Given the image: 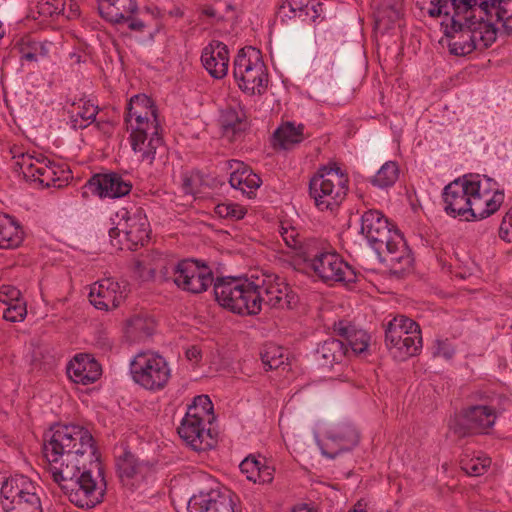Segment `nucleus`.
I'll return each mask as SVG.
<instances>
[{
    "instance_id": "1",
    "label": "nucleus",
    "mask_w": 512,
    "mask_h": 512,
    "mask_svg": "<svg viewBox=\"0 0 512 512\" xmlns=\"http://www.w3.org/2000/svg\"><path fill=\"white\" fill-rule=\"evenodd\" d=\"M487 0L481 2L487 6ZM476 0H425L421 10L430 17H441V28L451 54L465 56L484 50L497 39L500 28L478 13Z\"/></svg>"
},
{
    "instance_id": "2",
    "label": "nucleus",
    "mask_w": 512,
    "mask_h": 512,
    "mask_svg": "<svg viewBox=\"0 0 512 512\" xmlns=\"http://www.w3.org/2000/svg\"><path fill=\"white\" fill-rule=\"evenodd\" d=\"M490 178L464 175L445 186L442 198L444 211L465 221L484 219L494 214L504 201V193Z\"/></svg>"
},
{
    "instance_id": "3",
    "label": "nucleus",
    "mask_w": 512,
    "mask_h": 512,
    "mask_svg": "<svg viewBox=\"0 0 512 512\" xmlns=\"http://www.w3.org/2000/svg\"><path fill=\"white\" fill-rule=\"evenodd\" d=\"M125 123L131 130V148L139 160L151 165L157 157L166 154L156 109L150 98L145 95L131 97L126 107Z\"/></svg>"
},
{
    "instance_id": "4",
    "label": "nucleus",
    "mask_w": 512,
    "mask_h": 512,
    "mask_svg": "<svg viewBox=\"0 0 512 512\" xmlns=\"http://www.w3.org/2000/svg\"><path fill=\"white\" fill-rule=\"evenodd\" d=\"M360 232L365 236L369 245L384 261L391 266L399 265L400 270L409 268L413 259L403 235L391 225L385 215L376 209L365 211L361 216Z\"/></svg>"
},
{
    "instance_id": "5",
    "label": "nucleus",
    "mask_w": 512,
    "mask_h": 512,
    "mask_svg": "<svg viewBox=\"0 0 512 512\" xmlns=\"http://www.w3.org/2000/svg\"><path fill=\"white\" fill-rule=\"evenodd\" d=\"M348 175L337 163L321 166L310 179L309 194L321 211H333L345 199L348 192Z\"/></svg>"
},
{
    "instance_id": "6",
    "label": "nucleus",
    "mask_w": 512,
    "mask_h": 512,
    "mask_svg": "<svg viewBox=\"0 0 512 512\" xmlns=\"http://www.w3.org/2000/svg\"><path fill=\"white\" fill-rule=\"evenodd\" d=\"M233 75L239 88L249 94H263L268 75L260 50L247 46L240 49L233 63Z\"/></svg>"
},
{
    "instance_id": "7",
    "label": "nucleus",
    "mask_w": 512,
    "mask_h": 512,
    "mask_svg": "<svg viewBox=\"0 0 512 512\" xmlns=\"http://www.w3.org/2000/svg\"><path fill=\"white\" fill-rule=\"evenodd\" d=\"M130 372L135 383L149 391L162 390L171 377L166 359L154 352H140L130 363Z\"/></svg>"
},
{
    "instance_id": "8",
    "label": "nucleus",
    "mask_w": 512,
    "mask_h": 512,
    "mask_svg": "<svg viewBox=\"0 0 512 512\" xmlns=\"http://www.w3.org/2000/svg\"><path fill=\"white\" fill-rule=\"evenodd\" d=\"M38 486L27 476L15 475L1 486L2 506L7 512H42Z\"/></svg>"
},
{
    "instance_id": "9",
    "label": "nucleus",
    "mask_w": 512,
    "mask_h": 512,
    "mask_svg": "<svg viewBox=\"0 0 512 512\" xmlns=\"http://www.w3.org/2000/svg\"><path fill=\"white\" fill-rule=\"evenodd\" d=\"M60 489L75 506L91 509L103 501L106 483L100 475L93 477L91 471L83 468L81 473L68 480Z\"/></svg>"
},
{
    "instance_id": "10",
    "label": "nucleus",
    "mask_w": 512,
    "mask_h": 512,
    "mask_svg": "<svg viewBox=\"0 0 512 512\" xmlns=\"http://www.w3.org/2000/svg\"><path fill=\"white\" fill-rule=\"evenodd\" d=\"M173 282L186 292L199 294L214 284L212 270L193 259H184L172 266Z\"/></svg>"
},
{
    "instance_id": "11",
    "label": "nucleus",
    "mask_w": 512,
    "mask_h": 512,
    "mask_svg": "<svg viewBox=\"0 0 512 512\" xmlns=\"http://www.w3.org/2000/svg\"><path fill=\"white\" fill-rule=\"evenodd\" d=\"M310 268L316 276L328 285L336 283L350 284L357 279L352 266L335 252H321L310 260Z\"/></svg>"
},
{
    "instance_id": "12",
    "label": "nucleus",
    "mask_w": 512,
    "mask_h": 512,
    "mask_svg": "<svg viewBox=\"0 0 512 512\" xmlns=\"http://www.w3.org/2000/svg\"><path fill=\"white\" fill-rule=\"evenodd\" d=\"M496 419L495 408L488 405H473L461 411L452 428L460 437L488 434Z\"/></svg>"
},
{
    "instance_id": "13",
    "label": "nucleus",
    "mask_w": 512,
    "mask_h": 512,
    "mask_svg": "<svg viewBox=\"0 0 512 512\" xmlns=\"http://www.w3.org/2000/svg\"><path fill=\"white\" fill-rule=\"evenodd\" d=\"M256 284L261 296V309H291L298 303L297 295L278 275L264 273L262 278H256Z\"/></svg>"
},
{
    "instance_id": "14",
    "label": "nucleus",
    "mask_w": 512,
    "mask_h": 512,
    "mask_svg": "<svg viewBox=\"0 0 512 512\" xmlns=\"http://www.w3.org/2000/svg\"><path fill=\"white\" fill-rule=\"evenodd\" d=\"M156 461L143 455V451L125 450L123 456L118 458L117 466L121 481L130 489H137L154 472Z\"/></svg>"
},
{
    "instance_id": "15",
    "label": "nucleus",
    "mask_w": 512,
    "mask_h": 512,
    "mask_svg": "<svg viewBox=\"0 0 512 512\" xmlns=\"http://www.w3.org/2000/svg\"><path fill=\"white\" fill-rule=\"evenodd\" d=\"M43 460L47 464L55 483L61 488L68 480L83 471L80 465L84 450H43Z\"/></svg>"
},
{
    "instance_id": "16",
    "label": "nucleus",
    "mask_w": 512,
    "mask_h": 512,
    "mask_svg": "<svg viewBox=\"0 0 512 512\" xmlns=\"http://www.w3.org/2000/svg\"><path fill=\"white\" fill-rule=\"evenodd\" d=\"M129 293L128 284L113 278H104L91 286L90 303L99 310L110 311L118 308Z\"/></svg>"
},
{
    "instance_id": "17",
    "label": "nucleus",
    "mask_w": 512,
    "mask_h": 512,
    "mask_svg": "<svg viewBox=\"0 0 512 512\" xmlns=\"http://www.w3.org/2000/svg\"><path fill=\"white\" fill-rule=\"evenodd\" d=\"M44 448L46 443L52 448H68L80 445L81 448H95L92 434L79 425L55 424L44 433Z\"/></svg>"
},
{
    "instance_id": "18",
    "label": "nucleus",
    "mask_w": 512,
    "mask_h": 512,
    "mask_svg": "<svg viewBox=\"0 0 512 512\" xmlns=\"http://www.w3.org/2000/svg\"><path fill=\"white\" fill-rule=\"evenodd\" d=\"M116 216L120 219L118 229H122L129 249H136L138 245L143 246L148 241L150 224L142 209L138 208L133 213L121 209Z\"/></svg>"
},
{
    "instance_id": "19",
    "label": "nucleus",
    "mask_w": 512,
    "mask_h": 512,
    "mask_svg": "<svg viewBox=\"0 0 512 512\" xmlns=\"http://www.w3.org/2000/svg\"><path fill=\"white\" fill-rule=\"evenodd\" d=\"M203 421L204 419L200 417V414L187 412L177 429L179 436L191 448H196L197 442L205 444V448H215L219 444V433L211 427L205 430Z\"/></svg>"
},
{
    "instance_id": "20",
    "label": "nucleus",
    "mask_w": 512,
    "mask_h": 512,
    "mask_svg": "<svg viewBox=\"0 0 512 512\" xmlns=\"http://www.w3.org/2000/svg\"><path fill=\"white\" fill-rule=\"evenodd\" d=\"M235 494L230 490H211L193 495L187 504L188 512H235Z\"/></svg>"
},
{
    "instance_id": "21",
    "label": "nucleus",
    "mask_w": 512,
    "mask_h": 512,
    "mask_svg": "<svg viewBox=\"0 0 512 512\" xmlns=\"http://www.w3.org/2000/svg\"><path fill=\"white\" fill-rule=\"evenodd\" d=\"M395 325V323H388L385 329V343L395 359L404 361L420 351L422 337L418 334L404 335L405 332L396 331Z\"/></svg>"
},
{
    "instance_id": "22",
    "label": "nucleus",
    "mask_w": 512,
    "mask_h": 512,
    "mask_svg": "<svg viewBox=\"0 0 512 512\" xmlns=\"http://www.w3.org/2000/svg\"><path fill=\"white\" fill-rule=\"evenodd\" d=\"M88 186L92 192L101 198H121L127 195L132 188L129 180H125L115 172L93 176L88 181Z\"/></svg>"
},
{
    "instance_id": "23",
    "label": "nucleus",
    "mask_w": 512,
    "mask_h": 512,
    "mask_svg": "<svg viewBox=\"0 0 512 512\" xmlns=\"http://www.w3.org/2000/svg\"><path fill=\"white\" fill-rule=\"evenodd\" d=\"M201 62L207 72L215 79H222L228 73L229 50L223 42L213 40L201 53Z\"/></svg>"
},
{
    "instance_id": "24",
    "label": "nucleus",
    "mask_w": 512,
    "mask_h": 512,
    "mask_svg": "<svg viewBox=\"0 0 512 512\" xmlns=\"http://www.w3.org/2000/svg\"><path fill=\"white\" fill-rule=\"evenodd\" d=\"M483 0H476V8L482 19L501 24V31L512 36V0H487V6L482 5Z\"/></svg>"
},
{
    "instance_id": "25",
    "label": "nucleus",
    "mask_w": 512,
    "mask_h": 512,
    "mask_svg": "<svg viewBox=\"0 0 512 512\" xmlns=\"http://www.w3.org/2000/svg\"><path fill=\"white\" fill-rule=\"evenodd\" d=\"M101 366L87 354L76 355L67 365V375L75 383L92 384L101 376Z\"/></svg>"
},
{
    "instance_id": "26",
    "label": "nucleus",
    "mask_w": 512,
    "mask_h": 512,
    "mask_svg": "<svg viewBox=\"0 0 512 512\" xmlns=\"http://www.w3.org/2000/svg\"><path fill=\"white\" fill-rule=\"evenodd\" d=\"M228 164L232 170L229 178L230 185L251 198L261 185L260 177L243 162L230 160Z\"/></svg>"
},
{
    "instance_id": "27",
    "label": "nucleus",
    "mask_w": 512,
    "mask_h": 512,
    "mask_svg": "<svg viewBox=\"0 0 512 512\" xmlns=\"http://www.w3.org/2000/svg\"><path fill=\"white\" fill-rule=\"evenodd\" d=\"M241 279L217 278L214 282V295L222 307L237 314L238 294L240 293Z\"/></svg>"
},
{
    "instance_id": "28",
    "label": "nucleus",
    "mask_w": 512,
    "mask_h": 512,
    "mask_svg": "<svg viewBox=\"0 0 512 512\" xmlns=\"http://www.w3.org/2000/svg\"><path fill=\"white\" fill-rule=\"evenodd\" d=\"M223 135L234 140L247 128V116L239 105L228 106L222 110L219 119Z\"/></svg>"
},
{
    "instance_id": "29",
    "label": "nucleus",
    "mask_w": 512,
    "mask_h": 512,
    "mask_svg": "<svg viewBox=\"0 0 512 512\" xmlns=\"http://www.w3.org/2000/svg\"><path fill=\"white\" fill-rule=\"evenodd\" d=\"M349 350L343 340L328 338L323 341L315 352L316 361L324 367H332L342 363Z\"/></svg>"
},
{
    "instance_id": "30",
    "label": "nucleus",
    "mask_w": 512,
    "mask_h": 512,
    "mask_svg": "<svg viewBox=\"0 0 512 512\" xmlns=\"http://www.w3.org/2000/svg\"><path fill=\"white\" fill-rule=\"evenodd\" d=\"M137 10L135 0H98L99 14L113 24H121L126 14L136 13Z\"/></svg>"
},
{
    "instance_id": "31",
    "label": "nucleus",
    "mask_w": 512,
    "mask_h": 512,
    "mask_svg": "<svg viewBox=\"0 0 512 512\" xmlns=\"http://www.w3.org/2000/svg\"><path fill=\"white\" fill-rule=\"evenodd\" d=\"M334 331L343 337V341L349 345L352 353L361 354L368 349L370 336L366 331L356 329L346 321L335 323Z\"/></svg>"
},
{
    "instance_id": "32",
    "label": "nucleus",
    "mask_w": 512,
    "mask_h": 512,
    "mask_svg": "<svg viewBox=\"0 0 512 512\" xmlns=\"http://www.w3.org/2000/svg\"><path fill=\"white\" fill-rule=\"evenodd\" d=\"M237 314L257 315L261 312V296L258 292L256 280L242 281L240 293L238 294Z\"/></svg>"
},
{
    "instance_id": "33",
    "label": "nucleus",
    "mask_w": 512,
    "mask_h": 512,
    "mask_svg": "<svg viewBox=\"0 0 512 512\" xmlns=\"http://www.w3.org/2000/svg\"><path fill=\"white\" fill-rule=\"evenodd\" d=\"M68 113L72 127L74 129H84L95 121L98 114V106L89 100L80 99L72 103Z\"/></svg>"
},
{
    "instance_id": "34",
    "label": "nucleus",
    "mask_w": 512,
    "mask_h": 512,
    "mask_svg": "<svg viewBox=\"0 0 512 512\" xmlns=\"http://www.w3.org/2000/svg\"><path fill=\"white\" fill-rule=\"evenodd\" d=\"M304 125L295 126L293 122H286L273 133V145L284 150L293 148L304 140Z\"/></svg>"
},
{
    "instance_id": "35",
    "label": "nucleus",
    "mask_w": 512,
    "mask_h": 512,
    "mask_svg": "<svg viewBox=\"0 0 512 512\" xmlns=\"http://www.w3.org/2000/svg\"><path fill=\"white\" fill-rule=\"evenodd\" d=\"M23 239V232L17 222L7 214L0 213V249L18 247Z\"/></svg>"
},
{
    "instance_id": "36",
    "label": "nucleus",
    "mask_w": 512,
    "mask_h": 512,
    "mask_svg": "<svg viewBox=\"0 0 512 512\" xmlns=\"http://www.w3.org/2000/svg\"><path fill=\"white\" fill-rule=\"evenodd\" d=\"M491 459L486 456H476L472 450L470 454H465L460 460L461 469L468 476L483 475L490 467Z\"/></svg>"
},
{
    "instance_id": "37",
    "label": "nucleus",
    "mask_w": 512,
    "mask_h": 512,
    "mask_svg": "<svg viewBox=\"0 0 512 512\" xmlns=\"http://www.w3.org/2000/svg\"><path fill=\"white\" fill-rule=\"evenodd\" d=\"M399 176V169L395 162L384 163L377 173L371 178V184L380 189L391 187Z\"/></svg>"
},
{
    "instance_id": "38",
    "label": "nucleus",
    "mask_w": 512,
    "mask_h": 512,
    "mask_svg": "<svg viewBox=\"0 0 512 512\" xmlns=\"http://www.w3.org/2000/svg\"><path fill=\"white\" fill-rule=\"evenodd\" d=\"M260 355L266 370L279 368L287 359L283 347L274 343L265 344Z\"/></svg>"
},
{
    "instance_id": "39",
    "label": "nucleus",
    "mask_w": 512,
    "mask_h": 512,
    "mask_svg": "<svg viewBox=\"0 0 512 512\" xmlns=\"http://www.w3.org/2000/svg\"><path fill=\"white\" fill-rule=\"evenodd\" d=\"M312 0H286L279 7V15L283 18L298 17L305 20L309 16V9Z\"/></svg>"
},
{
    "instance_id": "40",
    "label": "nucleus",
    "mask_w": 512,
    "mask_h": 512,
    "mask_svg": "<svg viewBox=\"0 0 512 512\" xmlns=\"http://www.w3.org/2000/svg\"><path fill=\"white\" fill-rule=\"evenodd\" d=\"M43 159H45L43 155L34 157L30 154H23L21 159L16 162V166L26 179L36 181L44 163Z\"/></svg>"
},
{
    "instance_id": "41",
    "label": "nucleus",
    "mask_w": 512,
    "mask_h": 512,
    "mask_svg": "<svg viewBox=\"0 0 512 512\" xmlns=\"http://www.w3.org/2000/svg\"><path fill=\"white\" fill-rule=\"evenodd\" d=\"M152 330V322L143 316L135 315L127 321L126 332L134 339L149 336Z\"/></svg>"
},
{
    "instance_id": "42",
    "label": "nucleus",
    "mask_w": 512,
    "mask_h": 512,
    "mask_svg": "<svg viewBox=\"0 0 512 512\" xmlns=\"http://www.w3.org/2000/svg\"><path fill=\"white\" fill-rule=\"evenodd\" d=\"M159 260L160 258L158 259V261ZM158 267L159 265L157 263V260L152 255L143 256L142 258H139L134 262V272L143 281H149L154 279Z\"/></svg>"
},
{
    "instance_id": "43",
    "label": "nucleus",
    "mask_w": 512,
    "mask_h": 512,
    "mask_svg": "<svg viewBox=\"0 0 512 512\" xmlns=\"http://www.w3.org/2000/svg\"><path fill=\"white\" fill-rule=\"evenodd\" d=\"M187 412L200 414V417L203 419L207 417L208 423L212 425V420H214V416L211 415L213 412V404L207 395L196 396L193 403L189 405Z\"/></svg>"
},
{
    "instance_id": "44",
    "label": "nucleus",
    "mask_w": 512,
    "mask_h": 512,
    "mask_svg": "<svg viewBox=\"0 0 512 512\" xmlns=\"http://www.w3.org/2000/svg\"><path fill=\"white\" fill-rule=\"evenodd\" d=\"M332 439L339 448H352L359 444V433L356 428L347 425L342 427Z\"/></svg>"
},
{
    "instance_id": "45",
    "label": "nucleus",
    "mask_w": 512,
    "mask_h": 512,
    "mask_svg": "<svg viewBox=\"0 0 512 512\" xmlns=\"http://www.w3.org/2000/svg\"><path fill=\"white\" fill-rule=\"evenodd\" d=\"M402 16L401 0H385L378 10V21L387 18L390 23H394Z\"/></svg>"
},
{
    "instance_id": "46",
    "label": "nucleus",
    "mask_w": 512,
    "mask_h": 512,
    "mask_svg": "<svg viewBox=\"0 0 512 512\" xmlns=\"http://www.w3.org/2000/svg\"><path fill=\"white\" fill-rule=\"evenodd\" d=\"M265 458H261L260 455H249L239 465V468L242 473L246 474L247 479L253 482H257V475L261 469V466L264 463Z\"/></svg>"
},
{
    "instance_id": "47",
    "label": "nucleus",
    "mask_w": 512,
    "mask_h": 512,
    "mask_svg": "<svg viewBox=\"0 0 512 512\" xmlns=\"http://www.w3.org/2000/svg\"><path fill=\"white\" fill-rule=\"evenodd\" d=\"M44 161L43 165L41 166L40 174L37 175V180L42 185H45L47 187L51 185H55V183L60 180L58 176V167L49 160L47 157L43 159Z\"/></svg>"
},
{
    "instance_id": "48",
    "label": "nucleus",
    "mask_w": 512,
    "mask_h": 512,
    "mask_svg": "<svg viewBox=\"0 0 512 512\" xmlns=\"http://www.w3.org/2000/svg\"><path fill=\"white\" fill-rule=\"evenodd\" d=\"M66 0H41L38 5V13L44 17H54L65 12Z\"/></svg>"
},
{
    "instance_id": "49",
    "label": "nucleus",
    "mask_w": 512,
    "mask_h": 512,
    "mask_svg": "<svg viewBox=\"0 0 512 512\" xmlns=\"http://www.w3.org/2000/svg\"><path fill=\"white\" fill-rule=\"evenodd\" d=\"M215 213L221 218L240 220L245 216L246 210L239 204L221 203L215 207Z\"/></svg>"
},
{
    "instance_id": "50",
    "label": "nucleus",
    "mask_w": 512,
    "mask_h": 512,
    "mask_svg": "<svg viewBox=\"0 0 512 512\" xmlns=\"http://www.w3.org/2000/svg\"><path fill=\"white\" fill-rule=\"evenodd\" d=\"M26 315L27 309L24 301H18L11 305H7L3 311V318L12 323L22 322Z\"/></svg>"
},
{
    "instance_id": "51",
    "label": "nucleus",
    "mask_w": 512,
    "mask_h": 512,
    "mask_svg": "<svg viewBox=\"0 0 512 512\" xmlns=\"http://www.w3.org/2000/svg\"><path fill=\"white\" fill-rule=\"evenodd\" d=\"M22 59L27 61H37L40 57H47L49 49L46 44L40 42H32L27 47L21 49Z\"/></svg>"
},
{
    "instance_id": "52",
    "label": "nucleus",
    "mask_w": 512,
    "mask_h": 512,
    "mask_svg": "<svg viewBox=\"0 0 512 512\" xmlns=\"http://www.w3.org/2000/svg\"><path fill=\"white\" fill-rule=\"evenodd\" d=\"M389 323H395L396 331L400 330L401 332H405L404 335H421L419 325L414 320L403 315L395 317Z\"/></svg>"
},
{
    "instance_id": "53",
    "label": "nucleus",
    "mask_w": 512,
    "mask_h": 512,
    "mask_svg": "<svg viewBox=\"0 0 512 512\" xmlns=\"http://www.w3.org/2000/svg\"><path fill=\"white\" fill-rule=\"evenodd\" d=\"M280 235L287 247L293 250L301 248L302 239L293 227H281Z\"/></svg>"
},
{
    "instance_id": "54",
    "label": "nucleus",
    "mask_w": 512,
    "mask_h": 512,
    "mask_svg": "<svg viewBox=\"0 0 512 512\" xmlns=\"http://www.w3.org/2000/svg\"><path fill=\"white\" fill-rule=\"evenodd\" d=\"M20 296L21 293L16 287L12 285L0 286V302L6 306L18 301H23Z\"/></svg>"
},
{
    "instance_id": "55",
    "label": "nucleus",
    "mask_w": 512,
    "mask_h": 512,
    "mask_svg": "<svg viewBox=\"0 0 512 512\" xmlns=\"http://www.w3.org/2000/svg\"><path fill=\"white\" fill-rule=\"evenodd\" d=\"M499 236L502 240L512 242V208L503 217L499 227Z\"/></svg>"
},
{
    "instance_id": "56",
    "label": "nucleus",
    "mask_w": 512,
    "mask_h": 512,
    "mask_svg": "<svg viewBox=\"0 0 512 512\" xmlns=\"http://www.w3.org/2000/svg\"><path fill=\"white\" fill-rule=\"evenodd\" d=\"M454 354V349L447 340H436L434 346V356H442L444 358H451Z\"/></svg>"
},
{
    "instance_id": "57",
    "label": "nucleus",
    "mask_w": 512,
    "mask_h": 512,
    "mask_svg": "<svg viewBox=\"0 0 512 512\" xmlns=\"http://www.w3.org/2000/svg\"><path fill=\"white\" fill-rule=\"evenodd\" d=\"M133 15L134 13L126 14L124 19L121 20V24H127L132 31L142 32L145 28L144 22Z\"/></svg>"
},
{
    "instance_id": "58",
    "label": "nucleus",
    "mask_w": 512,
    "mask_h": 512,
    "mask_svg": "<svg viewBox=\"0 0 512 512\" xmlns=\"http://www.w3.org/2000/svg\"><path fill=\"white\" fill-rule=\"evenodd\" d=\"M272 472H273V469L270 466L266 465V463L264 462L263 465L261 466L259 474L257 475V482H259V483L271 482L273 479Z\"/></svg>"
},
{
    "instance_id": "59",
    "label": "nucleus",
    "mask_w": 512,
    "mask_h": 512,
    "mask_svg": "<svg viewBox=\"0 0 512 512\" xmlns=\"http://www.w3.org/2000/svg\"><path fill=\"white\" fill-rule=\"evenodd\" d=\"M323 13V4L316 0H312L309 9V18L315 22Z\"/></svg>"
},
{
    "instance_id": "60",
    "label": "nucleus",
    "mask_w": 512,
    "mask_h": 512,
    "mask_svg": "<svg viewBox=\"0 0 512 512\" xmlns=\"http://www.w3.org/2000/svg\"><path fill=\"white\" fill-rule=\"evenodd\" d=\"M186 356L189 360L198 361L200 358V351L196 347L187 350Z\"/></svg>"
},
{
    "instance_id": "61",
    "label": "nucleus",
    "mask_w": 512,
    "mask_h": 512,
    "mask_svg": "<svg viewBox=\"0 0 512 512\" xmlns=\"http://www.w3.org/2000/svg\"><path fill=\"white\" fill-rule=\"evenodd\" d=\"M341 451L342 450H335L330 452L329 450H320V454L327 459L333 460L340 454Z\"/></svg>"
},
{
    "instance_id": "62",
    "label": "nucleus",
    "mask_w": 512,
    "mask_h": 512,
    "mask_svg": "<svg viewBox=\"0 0 512 512\" xmlns=\"http://www.w3.org/2000/svg\"><path fill=\"white\" fill-rule=\"evenodd\" d=\"M118 228H119V221L117 222L115 227L110 228V230H109L110 238L116 239V238L120 237V235L122 234V229H118Z\"/></svg>"
},
{
    "instance_id": "63",
    "label": "nucleus",
    "mask_w": 512,
    "mask_h": 512,
    "mask_svg": "<svg viewBox=\"0 0 512 512\" xmlns=\"http://www.w3.org/2000/svg\"><path fill=\"white\" fill-rule=\"evenodd\" d=\"M168 13L172 17H182L183 16V11L179 7H176L174 9L170 10Z\"/></svg>"
},
{
    "instance_id": "64",
    "label": "nucleus",
    "mask_w": 512,
    "mask_h": 512,
    "mask_svg": "<svg viewBox=\"0 0 512 512\" xmlns=\"http://www.w3.org/2000/svg\"><path fill=\"white\" fill-rule=\"evenodd\" d=\"M292 512H317L314 508H310L307 505H304L298 509H294Z\"/></svg>"
}]
</instances>
